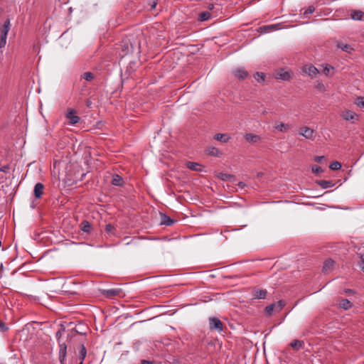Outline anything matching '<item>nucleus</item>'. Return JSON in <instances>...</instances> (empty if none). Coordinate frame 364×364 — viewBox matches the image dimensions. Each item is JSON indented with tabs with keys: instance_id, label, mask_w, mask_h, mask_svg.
Wrapping results in <instances>:
<instances>
[{
	"instance_id": "obj_36",
	"label": "nucleus",
	"mask_w": 364,
	"mask_h": 364,
	"mask_svg": "<svg viewBox=\"0 0 364 364\" xmlns=\"http://www.w3.org/2000/svg\"><path fill=\"white\" fill-rule=\"evenodd\" d=\"M273 311H275V304H270L265 308V313L267 315H271Z\"/></svg>"
},
{
	"instance_id": "obj_9",
	"label": "nucleus",
	"mask_w": 364,
	"mask_h": 364,
	"mask_svg": "<svg viewBox=\"0 0 364 364\" xmlns=\"http://www.w3.org/2000/svg\"><path fill=\"white\" fill-rule=\"evenodd\" d=\"M233 75L236 78L243 80L248 75L247 72L242 68H239L233 71Z\"/></svg>"
},
{
	"instance_id": "obj_19",
	"label": "nucleus",
	"mask_w": 364,
	"mask_h": 364,
	"mask_svg": "<svg viewBox=\"0 0 364 364\" xmlns=\"http://www.w3.org/2000/svg\"><path fill=\"white\" fill-rule=\"evenodd\" d=\"M174 223V220L171 219L170 217L163 214L161 215V224L165 225L166 226H171Z\"/></svg>"
},
{
	"instance_id": "obj_27",
	"label": "nucleus",
	"mask_w": 364,
	"mask_h": 364,
	"mask_svg": "<svg viewBox=\"0 0 364 364\" xmlns=\"http://www.w3.org/2000/svg\"><path fill=\"white\" fill-rule=\"evenodd\" d=\"M81 230L85 232H88L90 230V224L88 221L84 220L81 223Z\"/></svg>"
},
{
	"instance_id": "obj_30",
	"label": "nucleus",
	"mask_w": 364,
	"mask_h": 364,
	"mask_svg": "<svg viewBox=\"0 0 364 364\" xmlns=\"http://www.w3.org/2000/svg\"><path fill=\"white\" fill-rule=\"evenodd\" d=\"M274 304H275V311L279 312L285 306V302L283 300H280V301H277V303H275Z\"/></svg>"
},
{
	"instance_id": "obj_17",
	"label": "nucleus",
	"mask_w": 364,
	"mask_h": 364,
	"mask_svg": "<svg viewBox=\"0 0 364 364\" xmlns=\"http://www.w3.org/2000/svg\"><path fill=\"white\" fill-rule=\"evenodd\" d=\"M276 78L282 80H288L290 78V74L287 71L281 70L276 74Z\"/></svg>"
},
{
	"instance_id": "obj_15",
	"label": "nucleus",
	"mask_w": 364,
	"mask_h": 364,
	"mask_svg": "<svg viewBox=\"0 0 364 364\" xmlns=\"http://www.w3.org/2000/svg\"><path fill=\"white\" fill-rule=\"evenodd\" d=\"M290 346L292 347L294 349L299 350L304 348V343L303 341L294 340L290 343Z\"/></svg>"
},
{
	"instance_id": "obj_14",
	"label": "nucleus",
	"mask_w": 364,
	"mask_h": 364,
	"mask_svg": "<svg viewBox=\"0 0 364 364\" xmlns=\"http://www.w3.org/2000/svg\"><path fill=\"white\" fill-rule=\"evenodd\" d=\"M334 265V261L331 259H326L324 262L323 266V272L324 273H328L330 272L333 267Z\"/></svg>"
},
{
	"instance_id": "obj_10",
	"label": "nucleus",
	"mask_w": 364,
	"mask_h": 364,
	"mask_svg": "<svg viewBox=\"0 0 364 364\" xmlns=\"http://www.w3.org/2000/svg\"><path fill=\"white\" fill-rule=\"evenodd\" d=\"M253 298L256 299H265L267 291L265 289H257L252 292Z\"/></svg>"
},
{
	"instance_id": "obj_33",
	"label": "nucleus",
	"mask_w": 364,
	"mask_h": 364,
	"mask_svg": "<svg viewBox=\"0 0 364 364\" xmlns=\"http://www.w3.org/2000/svg\"><path fill=\"white\" fill-rule=\"evenodd\" d=\"M329 168L333 171L339 170L341 168V164L338 161H333L330 164Z\"/></svg>"
},
{
	"instance_id": "obj_11",
	"label": "nucleus",
	"mask_w": 364,
	"mask_h": 364,
	"mask_svg": "<svg viewBox=\"0 0 364 364\" xmlns=\"http://www.w3.org/2000/svg\"><path fill=\"white\" fill-rule=\"evenodd\" d=\"M121 292V290L119 289H104L102 290V294L106 296L108 298H111L114 296L119 295Z\"/></svg>"
},
{
	"instance_id": "obj_28",
	"label": "nucleus",
	"mask_w": 364,
	"mask_h": 364,
	"mask_svg": "<svg viewBox=\"0 0 364 364\" xmlns=\"http://www.w3.org/2000/svg\"><path fill=\"white\" fill-rule=\"evenodd\" d=\"M333 70H334L333 67H332L331 65H330L328 64H326L325 65L323 66L322 72L325 75L328 76L329 75L330 72Z\"/></svg>"
},
{
	"instance_id": "obj_12",
	"label": "nucleus",
	"mask_w": 364,
	"mask_h": 364,
	"mask_svg": "<svg viewBox=\"0 0 364 364\" xmlns=\"http://www.w3.org/2000/svg\"><path fill=\"white\" fill-rule=\"evenodd\" d=\"M280 28H281L279 27V24H271V25L264 26L261 27L260 30H261V32H262V33H269V32H272L273 31H276V30H278Z\"/></svg>"
},
{
	"instance_id": "obj_8",
	"label": "nucleus",
	"mask_w": 364,
	"mask_h": 364,
	"mask_svg": "<svg viewBox=\"0 0 364 364\" xmlns=\"http://www.w3.org/2000/svg\"><path fill=\"white\" fill-rule=\"evenodd\" d=\"M44 191V186L41 183H37L33 188V193L36 198H40L43 194Z\"/></svg>"
},
{
	"instance_id": "obj_4",
	"label": "nucleus",
	"mask_w": 364,
	"mask_h": 364,
	"mask_svg": "<svg viewBox=\"0 0 364 364\" xmlns=\"http://www.w3.org/2000/svg\"><path fill=\"white\" fill-rule=\"evenodd\" d=\"M299 134L306 139H314V131L308 127L300 128Z\"/></svg>"
},
{
	"instance_id": "obj_51",
	"label": "nucleus",
	"mask_w": 364,
	"mask_h": 364,
	"mask_svg": "<svg viewBox=\"0 0 364 364\" xmlns=\"http://www.w3.org/2000/svg\"><path fill=\"white\" fill-rule=\"evenodd\" d=\"M1 246V242L0 241V247Z\"/></svg>"
},
{
	"instance_id": "obj_2",
	"label": "nucleus",
	"mask_w": 364,
	"mask_h": 364,
	"mask_svg": "<svg viewBox=\"0 0 364 364\" xmlns=\"http://www.w3.org/2000/svg\"><path fill=\"white\" fill-rule=\"evenodd\" d=\"M209 326L211 330H215L219 333L223 331V324L222 321L216 317L209 318Z\"/></svg>"
},
{
	"instance_id": "obj_1",
	"label": "nucleus",
	"mask_w": 364,
	"mask_h": 364,
	"mask_svg": "<svg viewBox=\"0 0 364 364\" xmlns=\"http://www.w3.org/2000/svg\"><path fill=\"white\" fill-rule=\"evenodd\" d=\"M11 28L10 20L6 19L0 29V48L5 47L7 35Z\"/></svg>"
},
{
	"instance_id": "obj_26",
	"label": "nucleus",
	"mask_w": 364,
	"mask_h": 364,
	"mask_svg": "<svg viewBox=\"0 0 364 364\" xmlns=\"http://www.w3.org/2000/svg\"><path fill=\"white\" fill-rule=\"evenodd\" d=\"M363 16V13L360 11H354L351 13V18L353 20H361Z\"/></svg>"
},
{
	"instance_id": "obj_25",
	"label": "nucleus",
	"mask_w": 364,
	"mask_h": 364,
	"mask_svg": "<svg viewBox=\"0 0 364 364\" xmlns=\"http://www.w3.org/2000/svg\"><path fill=\"white\" fill-rule=\"evenodd\" d=\"M337 47L343 51L349 52V50H352V48L348 44H345L341 41L337 42Z\"/></svg>"
},
{
	"instance_id": "obj_38",
	"label": "nucleus",
	"mask_w": 364,
	"mask_h": 364,
	"mask_svg": "<svg viewBox=\"0 0 364 364\" xmlns=\"http://www.w3.org/2000/svg\"><path fill=\"white\" fill-rule=\"evenodd\" d=\"M312 171L316 173L322 172V168L320 166H314L312 167Z\"/></svg>"
},
{
	"instance_id": "obj_5",
	"label": "nucleus",
	"mask_w": 364,
	"mask_h": 364,
	"mask_svg": "<svg viewBox=\"0 0 364 364\" xmlns=\"http://www.w3.org/2000/svg\"><path fill=\"white\" fill-rule=\"evenodd\" d=\"M302 70L311 77H314L319 73L318 70L311 64L304 65Z\"/></svg>"
},
{
	"instance_id": "obj_24",
	"label": "nucleus",
	"mask_w": 364,
	"mask_h": 364,
	"mask_svg": "<svg viewBox=\"0 0 364 364\" xmlns=\"http://www.w3.org/2000/svg\"><path fill=\"white\" fill-rule=\"evenodd\" d=\"M339 306L345 310H347L351 307V303L348 299H343L339 302Z\"/></svg>"
},
{
	"instance_id": "obj_37",
	"label": "nucleus",
	"mask_w": 364,
	"mask_h": 364,
	"mask_svg": "<svg viewBox=\"0 0 364 364\" xmlns=\"http://www.w3.org/2000/svg\"><path fill=\"white\" fill-rule=\"evenodd\" d=\"M314 10H315L314 7L311 6L305 10V11L304 12V15L311 14L314 11Z\"/></svg>"
},
{
	"instance_id": "obj_31",
	"label": "nucleus",
	"mask_w": 364,
	"mask_h": 364,
	"mask_svg": "<svg viewBox=\"0 0 364 364\" xmlns=\"http://www.w3.org/2000/svg\"><path fill=\"white\" fill-rule=\"evenodd\" d=\"M264 74L263 73H256L254 75L255 79L258 82H262L264 81Z\"/></svg>"
},
{
	"instance_id": "obj_39",
	"label": "nucleus",
	"mask_w": 364,
	"mask_h": 364,
	"mask_svg": "<svg viewBox=\"0 0 364 364\" xmlns=\"http://www.w3.org/2000/svg\"><path fill=\"white\" fill-rule=\"evenodd\" d=\"M105 230L107 232H112L114 230V227L111 224H107L105 226Z\"/></svg>"
},
{
	"instance_id": "obj_50",
	"label": "nucleus",
	"mask_w": 364,
	"mask_h": 364,
	"mask_svg": "<svg viewBox=\"0 0 364 364\" xmlns=\"http://www.w3.org/2000/svg\"><path fill=\"white\" fill-rule=\"evenodd\" d=\"M79 364H82V361H80V363Z\"/></svg>"
},
{
	"instance_id": "obj_21",
	"label": "nucleus",
	"mask_w": 364,
	"mask_h": 364,
	"mask_svg": "<svg viewBox=\"0 0 364 364\" xmlns=\"http://www.w3.org/2000/svg\"><path fill=\"white\" fill-rule=\"evenodd\" d=\"M123 183V178L115 174L113 176L112 180V184L117 186H120Z\"/></svg>"
},
{
	"instance_id": "obj_35",
	"label": "nucleus",
	"mask_w": 364,
	"mask_h": 364,
	"mask_svg": "<svg viewBox=\"0 0 364 364\" xmlns=\"http://www.w3.org/2000/svg\"><path fill=\"white\" fill-rule=\"evenodd\" d=\"M82 77L87 81H91L94 79V75L91 72L85 73Z\"/></svg>"
},
{
	"instance_id": "obj_46",
	"label": "nucleus",
	"mask_w": 364,
	"mask_h": 364,
	"mask_svg": "<svg viewBox=\"0 0 364 364\" xmlns=\"http://www.w3.org/2000/svg\"><path fill=\"white\" fill-rule=\"evenodd\" d=\"M142 364H151V363L147 360H142Z\"/></svg>"
},
{
	"instance_id": "obj_18",
	"label": "nucleus",
	"mask_w": 364,
	"mask_h": 364,
	"mask_svg": "<svg viewBox=\"0 0 364 364\" xmlns=\"http://www.w3.org/2000/svg\"><path fill=\"white\" fill-rule=\"evenodd\" d=\"M290 128V125L288 124H285L283 122H280L279 124H277L274 126V129L281 132H286Z\"/></svg>"
},
{
	"instance_id": "obj_16",
	"label": "nucleus",
	"mask_w": 364,
	"mask_h": 364,
	"mask_svg": "<svg viewBox=\"0 0 364 364\" xmlns=\"http://www.w3.org/2000/svg\"><path fill=\"white\" fill-rule=\"evenodd\" d=\"M186 166L189 169L193 170V171H202L201 166L199 164L196 163V162L188 161L186 164Z\"/></svg>"
},
{
	"instance_id": "obj_32",
	"label": "nucleus",
	"mask_w": 364,
	"mask_h": 364,
	"mask_svg": "<svg viewBox=\"0 0 364 364\" xmlns=\"http://www.w3.org/2000/svg\"><path fill=\"white\" fill-rule=\"evenodd\" d=\"M79 354H80V358L81 359V361H83V360L85 358L86 355H87L86 348L83 345H82L80 347Z\"/></svg>"
},
{
	"instance_id": "obj_23",
	"label": "nucleus",
	"mask_w": 364,
	"mask_h": 364,
	"mask_svg": "<svg viewBox=\"0 0 364 364\" xmlns=\"http://www.w3.org/2000/svg\"><path fill=\"white\" fill-rule=\"evenodd\" d=\"M214 138L218 141H223L225 143L228 142L230 139V137L225 134H216L214 136Z\"/></svg>"
},
{
	"instance_id": "obj_13",
	"label": "nucleus",
	"mask_w": 364,
	"mask_h": 364,
	"mask_svg": "<svg viewBox=\"0 0 364 364\" xmlns=\"http://www.w3.org/2000/svg\"><path fill=\"white\" fill-rule=\"evenodd\" d=\"M245 139L247 141L251 142V143H257L261 140V138L259 136H258L257 134H246L245 135Z\"/></svg>"
},
{
	"instance_id": "obj_3",
	"label": "nucleus",
	"mask_w": 364,
	"mask_h": 364,
	"mask_svg": "<svg viewBox=\"0 0 364 364\" xmlns=\"http://www.w3.org/2000/svg\"><path fill=\"white\" fill-rule=\"evenodd\" d=\"M66 117L69 119L71 124H76L80 122V118L76 114V112L73 109H68Z\"/></svg>"
},
{
	"instance_id": "obj_6",
	"label": "nucleus",
	"mask_w": 364,
	"mask_h": 364,
	"mask_svg": "<svg viewBox=\"0 0 364 364\" xmlns=\"http://www.w3.org/2000/svg\"><path fill=\"white\" fill-rule=\"evenodd\" d=\"M59 347V360L61 364H65L67 355V346L65 343H60Z\"/></svg>"
},
{
	"instance_id": "obj_7",
	"label": "nucleus",
	"mask_w": 364,
	"mask_h": 364,
	"mask_svg": "<svg viewBox=\"0 0 364 364\" xmlns=\"http://www.w3.org/2000/svg\"><path fill=\"white\" fill-rule=\"evenodd\" d=\"M342 118L346 121L354 122L358 118V115L351 110H345L341 113Z\"/></svg>"
},
{
	"instance_id": "obj_41",
	"label": "nucleus",
	"mask_w": 364,
	"mask_h": 364,
	"mask_svg": "<svg viewBox=\"0 0 364 364\" xmlns=\"http://www.w3.org/2000/svg\"><path fill=\"white\" fill-rule=\"evenodd\" d=\"M9 170V168L7 166H3L0 168V171L4 173H8Z\"/></svg>"
},
{
	"instance_id": "obj_47",
	"label": "nucleus",
	"mask_w": 364,
	"mask_h": 364,
	"mask_svg": "<svg viewBox=\"0 0 364 364\" xmlns=\"http://www.w3.org/2000/svg\"><path fill=\"white\" fill-rule=\"evenodd\" d=\"M360 259L364 261V254L360 255Z\"/></svg>"
},
{
	"instance_id": "obj_34",
	"label": "nucleus",
	"mask_w": 364,
	"mask_h": 364,
	"mask_svg": "<svg viewBox=\"0 0 364 364\" xmlns=\"http://www.w3.org/2000/svg\"><path fill=\"white\" fill-rule=\"evenodd\" d=\"M355 104L360 108L364 107V97H357L355 101Z\"/></svg>"
},
{
	"instance_id": "obj_49",
	"label": "nucleus",
	"mask_w": 364,
	"mask_h": 364,
	"mask_svg": "<svg viewBox=\"0 0 364 364\" xmlns=\"http://www.w3.org/2000/svg\"><path fill=\"white\" fill-rule=\"evenodd\" d=\"M362 37L364 38V33L362 35Z\"/></svg>"
},
{
	"instance_id": "obj_45",
	"label": "nucleus",
	"mask_w": 364,
	"mask_h": 364,
	"mask_svg": "<svg viewBox=\"0 0 364 364\" xmlns=\"http://www.w3.org/2000/svg\"><path fill=\"white\" fill-rule=\"evenodd\" d=\"M344 291L346 293V294H351V293H353V291L350 289H346L344 290Z\"/></svg>"
},
{
	"instance_id": "obj_48",
	"label": "nucleus",
	"mask_w": 364,
	"mask_h": 364,
	"mask_svg": "<svg viewBox=\"0 0 364 364\" xmlns=\"http://www.w3.org/2000/svg\"><path fill=\"white\" fill-rule=\"evenodd\" d=\"M156 3L154 4V5L152 6L153 7H155L156 6Z\"/></svg>"
},
{
	"instance_id": "obj_43",
	"label": "nucleus",
	"mask_w": 364,
	"mask_h": 364,
	"mask_svg": "<svg viewBox=\"0 0 364 364\" xmlns=\"http://www.w3.org/2000/svg\"><path fill=\"white\" fill-rule=\"evenodd\" d=\"M207 7H208V10L210 11L215 8V5L213 4H209Z\"/></svg>"
},
{
	"instance_id": "obj_40",
	"label": "nucleus",
	"mask_w": 364,
	"mask_h": 364,
	"mask_svg": "<svg viewBox=\"0 0 364 364\" xmlns=\"http://www.w3.org/2000/svg\"><path fill=\"white\" fill-rule=\"evenodd\" d=\"M8 329V328L6 326V325L0 321V331H5Z\"/></svg>"
},
{
	"instance_id": "obj_44",
	"label": "nucleus",
	"mask_w": 364,
	"mask_h": 364,
	"mask_svg": "<svg viewBox=\"0 0 364 364\" xmlns=\"http://www.w3.org/2000/svg\"><path fill=\"white\" fill-rule=\"evenodd\" d=\"M360 267L364 272V261L363 260H361L360 264Z\"/></svg>"
},
{
	"instance_id": "obj_22",
	"label": "nucleus",
	"mask_w": 364,
	"mask_h": 364,
	"mask_svg": "<svg viewBox=\"0 0 364 364\" xmlns=\"http://www.w3.org/2000/svg\"><path fill=\"white\" fill-rule=\"evenodd\" d=\"M318 184L323 189L331 188L334 186V183L332 181L326 180L318 181Z\"/></svg>"
},
{
	"instance_id": "obj_20",
	"label": "nucleus",
	"mask_w": 364,
	"mask_h": 364,
	"mask_svg": "<svg viewBox=\"0 0 364 364\" xmlns=\"http://www.w3.org/2000/svg\"><path fill=\"white\" fill-rule=\"evenodd\" d=\"M213 15L210 13V11H203L198 16V20L200 21H205L210 18H212Z\"/></svg>"
},
{
	"instance_id": "obj_29",
	"label": "nucleus",
	"mask_w": 364,
	"mask_h": 364,
	"mask_svg": "<svg viewBox=\"0 0 364 364\" xmlns=\"http://www.w3.org/2000/svg\"><path fill=\"white\" fill-rule=\"evenodd\" d=\"M208 153L210 155H213V156H219L221 155V151L215 147H210L208 149Z\"/></svg>"
},
{
	"instance_id": "obj_42",
	"label": "nucleus",
	"mask_w": 364,
	"mask_h": 364,
	"mask_svg": "<svg viewBox=\"0 0 364 364\" xmlns=\"http://www.w3.org/2000/svg\"><path fill=\"white\" fill-rule=\"evenodd\" d=\"M323 159V156H316L314 160L317 162V163H321L322 160Z\"/></svg>"
}]
</instances>
